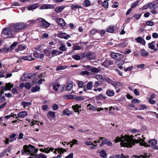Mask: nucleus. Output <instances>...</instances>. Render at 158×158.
Wrapping results in <instances>:
<instances>
[{"label": "nucleus", "instance_id": "f257e3e1", "mask_svg": "<svg viewBox=\"0 0 158 158\" xmlns=\"http://www.w3.org/2000/svg\"><path fill=\"white\" fill-rule=\"evenodd\" d=\"M140 135L139 134L135 135V137L134 136L131 137L127 135L124 136L122 135L121 137L118 136L116 137L114 141L116 143L120 142L121 145L127 147H131L133 145H135V143H139L140 145L146 147L150 146L152 147L154 149H158V146H156L157 141L156 139H150L148 141V143H146L143 140L140 138L139 137H138Z\"/></svg>", "mask_w": 158, "mask_h": 158}, {"label": "nucleus", "instance_id": "f03ea898", "mask_svg": "<svg viewBox=\"0 0 158 158\" xmlns=\"http://www.w3.org/2000/svg\"><path fill=\"white\" fill-rule=\"evenodd\" d=\"M26 26V24L23 22L16 23L15 24H11L10 25L13 30V31L15 34L19 32L21 30L24 28Z\"/></svg>", "mask_w": 158, "mask_h": 158}, {"label": "nucleus", "instance_id": "7ed1b4c3", "mask_svg": "<svg viewBox=\"0 0 158 158\" xmlns=\"http://www.w3.org/2000/svg\"><path fill=\"white\" fill-rule=\"evenodd\" d=\"M15 34L11 27L4 28L2 32L1 35L2 36H6L8 38L14 37Z\"/></svg>", "mask_w": 158, "mask_h": 158}, {"label": "nucleus", "instance_id": "20e7f679", "mask_svg": "<svg viewBox=\"0 0 158 158\" xmlns=\"http://www.w3.org/2000/svg\"><path fill=\"white\" fill-rule=\"evenodd\" d=\"M35 75V74L32 73H24L21 77V79L23 81H29L33 78V77Z\"/></svg>", "mask_w": 158, "mask_h": 158}, {"label": "nucleus", "instance_id": "39448f33", "mask_svg": "<svg viewBox=\"0 0 158 158\" xmlns=\"http://www.w3.org/2000/svg\"><path fill=\"white\" fill-rule=\"evenodd\" d=\"M26 153L27 155L30 154L31 156H34L35 155V148L32 146H30L29 147L26 146V149H25Z\"/></svg>", "mask_w": 158, "mask_h": 158}, {"label": "nucleus", "instance_id": "423d86ee", "mask_svg": "<svg viewBox=\"0 0 158 158\" xmlns=\"http://www.w3.org/2000/svg\"><path fill=\"white\" fill-rule=\"evenodd\" d=\"M110 56L113 59L117 60H119L123 57V55L115 52H112L110 54Z\"/></svg>", "mask_w": 158, "mask_h": 158}, {"label": "nucleus", "instance_id": "0eeeda50", "mask_svg": "<svg viewBox=\"0 0 158 158\" xmlns=\"http://www.w3.org/2000/svg\"><path fill=\"white\" fill-rule=\"evenodd\" d=\"M86 56L88 60H93L95 59V54L94 52L89 51L86 53Z\"/></svg>", "mask_w": 158, "mask_h": 158}, {"label": "nucleus", "instance_id": "6e6552de", "mask_svg": "<svg viewBox=\"0 0 158 158\" xmlns=\"http://www.w3.org/2000/svg\"><path fill=\"white\" fill-rule=\"evenodd\" d=\"M113 62L108 59L105 60L102 64V65L105 68H108L110 65L113 64Z\"/></svg>", "mask_w": 158, "mask_h": 158}, {"label": "nucleus", "instance_id": "1a4fd4ad", "mask_svg": "<svg viewBox=\"0 0 158 158\" xmlns=\"http://www.w3.org/2000/svg\"><path fill=\"white\" fill-rule=\"evenodd\" d=\"M53 5L43 4L41 5L40 9L41 10L48 9H54Z\"/></svg>", "mask_w": 158, "mask_h": 158}, {"label": "nucleus", "instance_id": "9d476101", "mask_svg": "<svg viewBox=\"0 0 158 158\" xmlns=\"http://www.w3.org/2000/svg\"><path fill=\"white\" fill-rule=\"evenodd\" d=\"M27 115V113L26 111H23L20 112H19L17 116L15 117L16 118H23L25 117Z\"/></svg>", "mask_w": 158, "mask_h": 158}, {"label": "nucleus", "instance_id": "9b49d317", "mask_svg": "<svg viewBox=\"0 0 158 158\" xmlns=\"http://www.w3.org/2000/svg\"><path fill=\"white\" fill-rule=\"evenodd\" d=\"M21 59L25 60L32 61L34 60L32 56L31 55H27L21 57Z\"/></svg>", "mask_w": 158, "mask_h": 158}, {"label": "nucleus", "instance_id": "f8f14e48", "mask_svg": "<svg viewBox=\"0 0 158 158\" xmlns=\"http://www.w3.org/2000/svg\"><path fill=\"white\" fill-rule=\"evenodd\" d=\"M39 7V5L38 3H34L27 7L28 10H29L35 9Z\"/></svg>", "mask_w": 158, "mask_h": 158}, {"label": "nucleus", "instance_id": "ddd939ff", "mask_svg": "<svg viewBox=\"0 0 158 158\" xmlns=\"http://www.w3.org/2000/svg\"><path fill=\"white\" fill-rule=\"evenodd\" d=\"M47 116L48 119L51 120L52 118H53L55 116V112L49 111L47 113Z\"/></svg>", "mask_w": 158, "mask_h": 158}, {"label": "nucleus", "instance_id": "4468645a", "mask_svg": "<svg viewBox=\"0 0 158 158\" xmlns=\"http://www.w3.org/2000/svg\"><path fill=\"white\" fill-rule=\"evenodd\" d=\"M137 42L140 43L143 45H145L146 44V42L145 40L140 37H138L135 39Z\"/></svg>", "mask_w": 158, "mask_h": 158}, {"label": "nucleus", "instance_id": "2eb2a0df", "mask_svg": "<svg viewBox=\"0 0 158 158\" xmlns=\"http://www.w3.org/2000/svg\"><path fill=\"white\" fill-rule=\"evenodd\" d=\"M116 27H115L114 26H110L107 28L106 31L109 33H113L114 30H116Z\"/></svg>", "mask_w": 158, "mask_h": 158}, {"label": "nucleus", "instance_id": "dca6fc26", "mask_svg": "<svg viewBox=\"0 0 158 158\" xmlns=\"http://www.w3.org/2000/svg\"><path fill=\"white\" fill-rule=\"evenodd\" d=\"M65 6H59L56 7L55 9V11L57 13L61 12L65 8Z\"/></svg>", "mask_w": 158, "mask_h": 158}, {"label": "nucleus", "instance_id": "f3484780", "mask_svg": "<svg viewBox=\"0 0 158 158\" xmlns=\"http://www.w3.org/2000/svg\"><path fill=\"white\" fill-rule=\"evenodd\" d=\"M72 108L74 110L75 112H78V114L79 113V111H81V109L79 110L80 108H81V106H79L77 104H76L75 105H73L72 106Z\"/></svg>", "mask_w": 158, "mask_h": 158}, {"label": "nucleus", "instance_id": "a211bd4d", "mask_svg": "<svg viewBox=\"0 0 158 158\" xmlns=\"http://www.w3.org/2000/svg\"><path fill=\"white\" fill-rule=\"evenodd\" d=\"M26 47L25 46L23 45L22 44L19 45L17 48L15 50L16 52H18L19 51H21L23 50L26 49Z\"/></svg>", "mask_w": 158, "mask_h": 158}, {"label": "nucleus", "instance_id": "6ab92c4d", "mask_svg": "<svg viewBox=\"0 0 158 158\" xmlns=\"http://www.w3.org/2000/svg\"><path fill=\"white\" fill-rule=\"evenodd\" d=\"M106 94L109 97H112L114 95V92L113 90L108 89L106 91Z\"/></svg>", "mask_w": 158, "mask_h": 158}, {"label": "nucleus", "instance_id": "aec40b11", "mask_svg": "<svg viewBox=\"0 0 158 158\" xmlns=\"http://www.w3.org/2000/svg\"><path fill=\"white\" fill-rule=\"evenodd\" d=\"M34 157L35 158H47L46 155L41 153L39 154H35Z\"/></svg>", "mask_w": 158, "mask_h": 158}, {"label": "nucleus", "instance_id": "412c9836", "mask_svg": "<svg viewBox=\"0 0 158 158\" xmlns=\"http://www.w3.org/2000/svg\"><path fill=\"white\" fill-rule=\"evenodd\" d=\"M87 109L90 110H95L97 109V107L93 105H91L90 104H89L87 107Z\"/></svg>", "mask_w": 158, "mask_h": 158}, {"label": "nucleus", "instance_id": "4be33fe9", "mask_svg": "<svg viewBox=\"0 0 158 158\" xmlns=\"http://www.w3.org/2000/svg\"><path fill=\"white\" fill-rule=\"evenodd\" d=\"M99 139L101 140L103 139V140H102L101 143L100 145V146L101 147L104 144H106L108 140L106 139L103 137H100Z\"/></svg>", "mask_w": 158, "mask_h": 158}, {"label": "nucleus", "instance_id": "5701e85b", "mask_svg": "<svg viewBox=\"0 0 158 158\" xmlns=\"http://www.w3.org/2000/svg\"><path fill=\"white\" fill-rule=\"evenodd\" d=\"M59 50L62 51H67V48H66L65 45L63 44H60V46L59 48Z\"/></svg>", "mask_w": 158, "mask_h": 158}, {"label": "nucleus", "instance_id": "b1692460", "mask_svg": "<svg viewBox=\"0 0 158 158\" xmlns=\"http://www.w3.org/2000/svg\"><path fill=\"white\" fill-rule=\"evenodd\" d=\"M58 24L60 26L62 27H64L65 26L66 23L64 22V20H56Z\"/></svg>", "mask_w": 158, "mask_h": 158}, {"label": "nucleus", "instance_id": "393cba45", "mask_svg": "<svg viewBox=\"0 0 158 158\" xmlns=\"http://www.w3.org/2000/svg\"><path fill=\"white\" fill-rule=\"evenodd\" d=\"M81 7L79 5H74L72 4L71 6V9L73 10H76L77 8H81Z\"/></svg>", "mask_w": 158, "mask_h": 158}, {"label": "nucleus", "instance_id": "a878e982", "mask_svg": "<svg viewBox=\"0 0 158 158\" xmlns=\"http://www.w3.org/2000/svg\"><path fill=\"white\" fill-rule=\"evenodd\" d=\"M41 22L42 26L46 27H49L50 25V23L46 20H41Z\"/></svg>", "mask_w": 158, "mask_h": 158}, {"label": "nucleus", "instance_id": "bb28decb", "mask_svg": "<svg viewBox=\"0 0 158 158\" xmlns=\"http://www.w3.org/2000/svg\"><path fill=\"white\" fill-rule=\"evenodd\" d=\"M67 67L66 66H62L60 65L58 66L56 69V70L57 71H59L61 70H64L67 68Z\"/></svg>", "mask_w": 158, "mask_h": 158}, {"label": "nucleus", "instance_id": "cd10ccee", "mask_svg": "<svg viewBox=\"0 0 158 158\" xmlns=\"http://www.w3.org/2000/svg\"><path fill=\"white\" fill-rule=\"evenodd\" d=\"M40 89L39 86H36L32 88L31 91L32 92H35L39 91Z\"/></svg>", "mask_w": 158, "mask_h": 158}, {"label": "nucleus", "instance_id": "c85d7f7f", "mask_svg": "<svg viewBox=\"0 0 158 158\" xmlns=\"http://www.w3.org/2000/svg\"><path fill=\"white\" fill-rule=\"evenodd\" d=\"M32 104L31 102H21V105L24 107L31 105Z\"/></svg>", "mask_w": 158, "mask_h": 158}, {"label": "nucleus", "instance_id": "c756f323", "mask_svg": "<svg viewBox=\"0 0 158 158\" xmlns=\"http://www.w3.org/2000/svg\"><path fill=\"white\" fill-rule=\"evenodd\" d=\"M73 87V82H70L66 86V89L67 91L70 90Z\"/></svg>", "mask_w": 158, "mask_h": 158}, {"label": "nucleus", "instance_id": "7c9ffc66", "mask_svg": "<svg viewBox=\"0 0 158 158\" xmlns=\"http://www.w3.org/2000/svg\"><path fill=\"white\" fill-rule=\"evenodd\" d=\"M83 4L85 7H88L91 5V2L89 0H85Z\"/></svg>", "mask_w": 158, "mask_h": 158}, {"label": "nucleus", "instance_id": "2f4dec72", "mask_svg": "<svg viewBox=\"0 0 158 158\" xmlns=\"http://www.w3.org/2000/svg\"><path fill=\"white\" fill-rule=\"evenodd\" d=\"M93 82L92 81L89 82L87 85V89L88 90H90L93 87Z\"/></svg>", "mask_w": 158, "mask_h": 158}, {"label": "nucleus", "instance_id": "473e14b6", "mask_svg": "<svg viewBox=\"0 0 158 158\" xmlns=\"http://www.w3.org/2000/svg\"><path fill=\"white\" fill-rule=\"evenodd\" d=\"M77 84L78 87L80 88H84V83L82 81H78Z\"/></svg>", "mask_w": 158, "mask_h": 158}, {"label": "nucleus", "instance_id": "72a5a7b5", "mask_svg": "<svg viewBox=\"0 0 158 158\" xmlns=\"http://www.w3.org/2000/svg\"><path fill=\"white\" fill-rule=\"evenodd\" d=\"M122 84L119 82H114L113 86L115 88H117V86H122Z\"/></svg>", "mask_w": 158, "mask_h": 158}, {"label": "nucleus", "instance_id": "f704fd0d", "mask_svg": "<svg viewBox=\"0 0 158 158\" xmlns=\"http://www.w3.org/2000/svg\"><path fill=\"white\" fill-rule=\"evenodd\" d=\"M141 53L142 56H146L148 55V53L144 49L141 50Z\"/></svg>", "mask_w": 158, "mask_h": 158}, {"label": "nucleus", "instance_id": "c9c22d12", "mask_svg": "<svg viewBox=\"0 0 158 158\" xmlns=\"http://www.w3.org/2000/svg\"><path fill=\"white\" fill-rule=\"evenodd\" d=\"M96 98L98 100L101 99H105L106 98V97L102 94H100L96 97Z\"/></svg>", "mask_w": 158, "mask_h": 158}, {"label": "nucleus", "instance_id": "e433bc0d", "mask_svg": "<svg viewBox=\"0 0 158 158\" xmlns=\"http://www.w3.org/2000/svg\"><path fill=\"white\" fill-rule=\"evenodd\" d=\"M105 81L111 84L112 85L114 82L109 77L106 78Z\"/></svg>", "mask_w": 158, "mask_h": 158}, {"label": "nucleus", "instance_id": "4c0bfd02", "mask_svg": "<svg viewBox=\"0 0 158 158\" xmlns=\"http://www.w3.org/2000/svg\"><path fill=\"white\" fill-rule=\"evenodd\" d=\"M95 77L99 81H102L104 80L102 76L100 75H98L95 76Z\"/></svg>", "mask_w": 158, "mask_h": 158}, {"label": "nucleus", "instance_id": "58836bf2", "mask_svg": "<svg viewBox=\"0 0 158 158\" xmlns=\"http://www.w3.org/2000/svg\"><path fill=\"white\" fill-rule=\"evenodd\" d=\"M31 85L29 82H27L24 84V87L27 89H29L31 87Z\"/></svg>", "mask_w": 158, "mask_h": 158}, {"label": "nucleus", "instance_id": "ea45409f", "mask_svg": "<svg viewBox=\"0 0 158 158\" xmlns=\"http://www.w3.org/2000/svg\"><path fill=\"white\" fill-rule=\"evenodd\" d=\"M139 1L138 0L135 1V2H134V3H132L131 5V7L133 8H135V7L137 6V5L139 4Z\"/></svg>", "mask_w": 158, "mask_h": 158}, {"label": "nucleus", "instance_id": "a19ab883", "mask_svg": "<svg viewBox=\"0 0 158 158\" xmlns=\"http://www.w3.org/2000/svg\"><path fill=\"white\" fill-rule=\"evenodd\" d=\"M100 156L103 158H105L106 156V154L105 151L102 150L100 152Z\"/></svg>", "mask_w": 158, "mask_h": 158}, {"label": "nucleus", "instance_id": "79ce46f5", "mask_svg": "<svg viewBox=\"0 0 158 158\" xmlns=\"http://www.w3.org/2000/svg\"><path fill=\"white\" fill-rule=\"evenodd\" d=\"M99 69L97 68H92L91 69V72L94 73H98L99 72Z\"/></svg>", "mask_w": 158, "mask_h": 158}, {"label": "nucleus", "instance_id": "37998d69", "mask_svg": "<svg viewBox=\"0 0 158 158\" xmlns=\"http://www.w3.org/2000/svg\"><path fill=\"white\" fill-rule=\"evenodd\" d=\"M6 87L7 88L8 90H10L11 88H12L13 86V84H11L9 82V83H6Z\"/></svg>", "mask_w": 158, "mask_h": 158}, {"label": "nucleus", "instance_id": "c03bdc74", "mask_svg": "<svg viewBox=\"0 0 158 158\" xmlns=\"http://www.w3.org/2000/svg\"><path fill=\"white\" fill-rule=\"evenodd\" d=\"M44 150H47L46 152H45L46 153H48L51 151L52 152L54 150V148L52 147H51L50 148L48 147L46 148H44Z\"/></svg>", "mask_w": 158, "mask_h": 158}, {"label": "nucleus", "instance_id": "a18cd8bd", "mask_svg": "<svg viewBox=\"0 0 158 158\" xmlns=\"http://www.w3.org/2000/svg\"><path fill=\"white\" fill-rule=\"evenodd\" d=\"M72 57L76 60H80L81 59L80 56L77 55H72Z\"/></svg>", "mask_w": 158, "mask_h": 158}, {"label": "nucleus", "instance_id": "49530a36", "mask_svg": "<svg viewBox=\"0 0 158 158\" xmlns=\"http://www.w3.org/2000/svg\"><path fill=\"white\" fill-rule=\"evenodd\" d=\"M66 150L65 149H63L62 148H59L57 152L58 153H59V154H61L62 153H64V152H66Z\"/></svg>", "mask_w": 158, "mask_h": 158}, {"label": "nucleus", "instance_id": "de8ad7c7", "mask_svg": "<svg viewBox=\"0 0 158 158\" xmlns=\"http://www.w3.org/2000/svg\"><path fill=\"white\" fill-rule=\"evenodd\" d=\"M60 86V85L59 84H56L54 85L53 86V89L56 91L58 90L57 88L59 87Z\"/></svg>", "mask_w": 158, "mask_h": 158}, {"label": "nucleus", "instance_id": "09e8293b", "mask_svg": "<svg viewBox=\"0 0 158 158\" xmlns=\"http://www.w3.org/2000/svg\"><path fill=\"white\" fill-rule=\"evenodd\" d=\"M63 114L64 115H67L68 116L70 115L69 114V109H66L63 112Z\"/></svg>", "mask_w": 158, "mask_h": 158}, {"label": "nucleus", "instance_id": "8fccbe9b", "mask_svg": "<svg viewBox=\"0 0 158 158\" xmlns=\"http://www.w3.org/2000/svg\"><path fill=\"white\" fill-rule=\"evenodd\" d=\"M154 24V23L152 21L148 20L146 22V24L148 26H152Z\"/></svg>", "mask_w": 158, "mask_h": 158}, {"label": "nucleus", "instance_id": "3c124183", "mask_svg": "<svg viewBox=\"0 0 158 158\" xmlns=\"http://www.w3.org/2000/svg\"><path fill=\"white\" fill-rule=\"evenodd\" d=\"M142 14H135L134 15V17L136 19H139L140 18Z\"/></svg>", "mask_w": 158, "mask_h": 158}, {"label": "nucleus", "instance_id": "603ef678", "mask_svg": "<svg viewBox=\"0 0 158 158\" xmlns=\"http://www.w3.org/2000/svg\"><path fill=\"white\" fill-rule=\"evenodd\" d=\"M105 8H107L108 7V3L107 1H104L102 4Z\"/></svg>", "mask_w": 158, "mask_h": 158}, {"label": "nucleus", "instance_id": "864d4df0", "mask_svg": "<svg viewBox=\"0 0 158 158\" xmlns=\"http://www.w3.org/2000/svg\"><path fill=\"white\" fill-rule=\"evenodd\" d=\"M64 34V33H59L57 34V36L58 37H59L60 38H64L65 39H68V38L66 37V36H65L64 37H63V34Z\"/></svg>", "mask_w": 158, "mask_h": 158}, {"label": "nucleus", "instance_id": "5fc2aeb1", "mask_svg": "<svg viewBox=\"0 0 158 158\" xmlns=\"http://www.w3.org/2000/svg\"><path fill=\"white\" fill-rule=\"evenodd\" d=\"M148 7L150 9H152L155 6V4L152 3H148Z\"/></svg>", "mask_w": 158, "mask_h": 158}, {"label": "nucleus", "instance_id": "6e6d98bb", "mask_svg": "<svg viewBox=\"0 0 158 158\" xmlns=\"http://www.w3.org/2000/svg\"><path fill=\"white\" fill-rule=\"evenodd\" d=\"M52 17H53L54 20H63V19L58 18L57 17L56 15V14H53L52 15Z\"/></svg>", "mask_w": 158, "mask_h": 158}, {"label": "nucleus", "instance_id": "4d7b16f0", "mask_svg": "<svg viewBox=\"0 0 158 158\" xmlns=\"http://www.w3.org/2000/svg\"><path fill=\"white\" fill-rule=\"evenodd\" d=\"M12 50H13L10 47L6 48H3L4 52L6 51L7 52L11 51Z\"/></svg>", "mask_w": 158, "mask_h": 158}, {"label": "nucleus", "instance_id": "13d9d810", "mask_svg": "<svg viewBox=\"0 0 158 158\" xmlns=\"http://www.w3.org/2000/svg\"><path fill=\"white\" fill-rule=\"evenodd\" d=\"M148 3L145 4V5L143 6L140 9V10H143L148 9Z\"/></svg>", "mask_w": 158, "mask_h": 158}, {"label": "nucleus", "instance_id": "bf43d9fd", "mask_svg": "<svg viewBox=\"0 0 158 158\" xmlns=\"http://www.w3.org/2000/svg\"><path fill=\"white\" fill-rule=\"evenodd\" d=\"M73 49L74 50H79L81 49V47L78 45H75L73 46Z\"/></svg>", "mask_w": 158, "mask_h": 158}, {"label": "nucleus", "instance_id": "052dcab7", "mask_svg": "<svg viewBox=\"0 0 158 158\" xmlns=\"http://www.w3.org/2000/svg\"><path fill=\"white\" fill-rule=\"evenodd\" d=\"M58 108L59 107L56 104H54L52 106V108L54 110H58Z\"/></svg>", "mask_w": 158, "mask_h": 158}, {"label": "nucleus", "instance_id": "680f3d73", "mask_svg": "<svg viewBox=\"0 0 158 158\" xmlns=\"http://www.w3.org/2000/svg\"><path fill=\"white\" fill-rule=\"evenodd\" d=\"M132 158H149V157H145L143 156H140L139 157L137 156H134Z\"/></svg>", "mask_w": 158, "mask_h": 158}, {"label": "nucleus", "instance_id": "e2e57ef3", "mask_svg": "<svg viewBox=\"0 0 158 158\" xmlns=\"http://www.w3.org/2000/svg\"><path fill=\"white\" fill-rule=\"evenodd\" d=\"M18 43L16 42H14L10 46L13 49H14L15 46L17 45Z\"/></svg>", "mask_w": 158, "mask_h": 158}, {"label": "nucleus", "instance_id": "0e129e2a", "mask_svg": "<svg viewBox=\"0 0 158 158\" xmlns=\"http://www.w3.org/2000/svg\"><path fill=\"white\" fill-rule=\"evenodd\" d=\"M12 92L14 94H18L19 92L17 91L16 88H14L12 89Z\"/></svg>", "mask_w": 158, "mask_h": 158}, {"label": "nucleus", "instance_id": "69168bd1", "mask_svg": "<svg viewBox=\"0 0 158 158\" xmlns=\"http://www.w3.org/2000/svg\"><path fill=\"white\" fill-rule=\"evenodd\" d=\"M100 86V84L98 81H96L94 85V87L95 88H97L98 86Z\"/></svg>", "mask_w": 158, "mask_h": 158}, {"label": "nucleus", "instance_id": "338daca9", "mask_svg": "<svg viewBox=\"0 0 158 158\" xmlns=\"http://www.w3.org/2000/svg\"><path fill=\"white\" fill-rule=\"evenodd\" d=\"M150 12L153 14H156L158 13V11L156 10V8L155 7Z\"/></svg>", "mask_w": 158, "mask_h": 158}, {"label": "nucleus", "instance_id": "774afa93", "mask_svg": "<svg viewBox=\"0 0 158 158\" xmlns=\"http://www.w3.org/2000/svg\"><path fill=\"white\" fill-rule=\"evenodd\" d=\"M119 157H120V154H118L112 155L109 158H119Z\"/></svg>", "mask_w": 158, "mask_h": 158}]
</instances>
